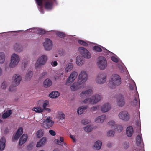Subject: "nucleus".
<instances>
[{"label":"nucleus","mask_w":151,"mask_h":151,"mask_svg":"<svg viewBox=\"0 0 151 151\" xmlns=\"http://www.w3.org/2000/svg\"><path fill=\"white\" fill-rule=\"evenodd\" d=\"M87 79V74L86 72L82 71L79 74L77 83L75 82L70 87V88L73 91H75L80 88V86L83 83L85 82Z\"/></svg>","instance_id":"nucleus-1"},{"label":"nucleus","mask_w":151,"mask_h":151,"mask_svg":"<svg viewBox=\"0 0 151 151\" xmlns=\"http://www.w3.org/2000/svg\"><path fill=\"white\" fill-rule=\"evenodd\" d=\"M121 83V80L120 76L114 74L111 76V79L108 84V86L111 88H114L119 86Z\"/></svg>","instance_id":"nucleus-2"},{"label":"nucleus","mask_w":151,"mask_h":151,"mask_svg":"<svg viewBox=\"0 0 151 151\" xmlns=\"http://www.w3.org/2000/svg\"><path fill=\"white\" fill-rule=\"evenodd\" d=\"M101 96L98 95H93L91 98H86L83 101V102L85 104L90 103L93 104L99 101L101 99Z\"/></svg>","instance_id":"nucleus-3"},{"label":"nucleus","mask_w":151,"mask_h":151,"mask_svg":"<svg viewBox=\"0 0 151 151\" xmlns=\"http://www.w3.org/2000/svg\"><path fill=\"white\" fill-rule=\"evenodd\" d=\"M97 63L98 65L101 70H104L107 66V61L105 58L103 56L99 57Z\"/></svg>","instance_id":"nucleus-4"},{"label":"nucleus","mask_w":151,"mask_h":151,"mask_svg":"<svg viewBox=\"0 0 151 151\" xmlns=\"http://www.w3.org/2000/svg\"><path fill=\"white\" fill-rule=\"evenodd\" d=\"M20 60V58L17 54L14 53L11 57V62L9 66L11 68H13L15 66L19 63Z\"/></svg>","instance_id":"nucleus-5"},{"label":"nucleus","mask_w":151,"mask_h":151,"mask_svg":"<svg viewBox=\"0 0 151 151\" xmlns=\"http://www.w3.org/2000/svg\"><path fill=\"white\" fill-rule=\"evenodd\" d=\"M47 59V57L45 55H42L37 60L35 64V67L36 68H40L41 65H44Z\"/></svg>","instance_id":"nucleus-6"},{"label":"nucleus","mask_w":151,"mask_h":151,"mask_svg":"<svg viewBox=\"0 0 151 151\" xmlns=\"http://www.w3.org/2000/svg\"><path fill=\"white\" fill-rule=\"evenodd\" d=\"M12 85L14 87H16L19 84L22 80V77L20 75L16 74L13 75L12 77Z\"/></svg>","instance_id":"nucleus-7"},{"label":"nucleus","mask_w":151,"mask_h":151,"mask_svg":"<svg viewBox=\"0 0 151 151\" xmlns=\"http://www.w3.org/2000/svg\"><path fill=\"white\" fill-rule=\"evenodd\" d=\"M119 118L124 121H128L130 119V115L127 111H124L120 112L119 114Z\"/></svg>","instance_id":"nucleus-8"},{"label":"nucleus","mask_w":151,"mask_h":151,"mask_svg":"<svg viewBox=\"0 0 151 151\" xmlns=\"http://www.w3.org/2000/svg\"><path fill=\"white\" fill-rule=\"evenodd\" d=\"M106 75L105 73H99L96 78V82L98 83L102 84L106 82Z\"/></svg>","instance_id":"nucleus-9"},{"label":"nucleus","mask_w":151,"mask_h":151,"mask_svg":"<svg viewBox=\"0 0 151 151\" xmlns=\"http://www.w3.org/2000/svg\"><path fill=\"white\" fill-rule=\"evenodd\" d=\"M80 54L84 58L88 59L90 58L91 54L88 50L82 47H80L79 48Z\"/></svg>","instance_id":"nucleus-10"},{"label":"nucleus","mask_w":151,"mask_h":151,"mask_svg":"<svg viewBox=\"0 0 151 151\" xmlns=\"http://www.w3.org/2000/svg\"><path fill=\"white\" fill-rule=\"evenodd\" d=\"M77 75V73L76 72H73L72 73L67 80L66 85L68 86L69 85L70 83L73 82L76 78Z\"/></svg>","instance_id":"nucleus-11"},{"label":"nucleus","mask_w":151,"mask_h":151,"mask_svg":"<svg viewBox=\"0 0 151 151\" xmlns=\"http://www.w3.org/2000/svg\"><path fill=\"white\" fill-rule=\"evenodd\" d=\"M43 122L44 127L46 128H49L52 126L54 123L50 117L47 118Z\"/></svg>","instance_id":"nucleus-12"},{"label":"nucleus","mask_w":151,"mask_h":151,"mask_svg":"<svg viewBox=\"0 0 151 151\" xmlns=\"http://www.w3.org/2000/svg\"><path fill=\"white\" fill-rule=\"evenodd\" d=\"M43 46L46 50H50L52 46V43L50 39H46L45 42L43 43Z\"/></svg>","instance_id":"nucleus-13"},{"label":"nucleus","mask_w":151,"mask_h":151,"mask_svg":"<svg viewBox=\"0 0 151 151\" xmlns=\"http://www.w3.org/2000/svg\"><path fill=\"white\" fill-rule=\"evenodd\" d=\"M93 91L91 89H88L85 91H83L80 94V97L82 98H84L85 97L89 96L93 93Z\"/></svg>","instance_id":"nucleus-14"},{"label":"nucleus","mask_w":151,"mask_h":151,"mask_svg":"<svg viewBox=\"0 0 151 151\" xmlns=\"http://www.w3.org/2000/svg\"><path fill=\"white\" fill-rule=\"evenodd\" d=\"M23 132V128L22 127L19 128L14 136V138H13L12 139L13 140H17L22 134Z\"/></svg>","instance_id":"nucleus-15"},{"label":"nucleus","mask_w":151,"mask_h":151,"mask_svg":"<svg viewBox=\"0 0 151 151\" xmlns=\"http://www.w3.org/2000/svg\"><path fill=\"white\" fill-rule=\"evenodd\" d=\"M117 99L118 104L119 106L122 107L124 105L125 102L122 95L121 94L119 95Z\"/></svg>","instance_id":"nucleus-16"},{"label":"nucleus","mask_w":151,"mask_h":151,"mask_svg":"<svg viewBox=\"0 0 151 151\" xmlns=\"http://www.w3.org/2000/svg\"><path fill=\"white\" fill-rule=\"evenodd\" d=\"M111 105L109 104L106 103L101 108V110L103 112L108 111L111 108Z\"/></svg>","instance_id":"nucleus-17"},{"label":"nucleus","mask_w":151,"mask_h":151,"mask_svg":"<svg viewBox=\"0 0 151 151\" xmlns=\"http://www.w3.org/2000/svg\"><path fill=\"white\" fill-rule=\"evenodd\" d=\"M27 138V134H23L20 139L19 145H21L24 144L26 141Z\"/></svg>","instance_id":"nucleus-18"},{"label":"nucleus","mask_w":151,"mask_h":151,"mask_svg":"<svg viewBox=\"0 0 151 151\" xmlns=\"http://www.w3.org/2000/svg\"><path fill=\"white\" fill-rule=\"evenodd\" d=\"M6 139L4 137H3L0 140V150H3L5 146Z\"/></svg>","instance_id":"nucleus-19"},{"label":"nucleus","mask_w":151,"mask_h":151,"mask_svg":"<svg viewBox=\"0 0 151 151\" xmlns=\"http://www.w3.org/2000/svg\"><path fill=\"white\" fill-rule=\"evenodd\" d=\"M76 63L78 65L82 66L84 63V60L82 56H78L76 58Z\"/></svg>","instance_id":"nucleus-20"},{"label":"nucleus","mask_w":151,"mask_h":151,"mask_svg":"<svg viewBox=\"0 0 151 151\" xmlns=\"http://www.w3.org/2000/svg\"><path fill=\"white\" fill-rule=\"evenodd\" d=\"M136 144L137 145V147L135 149L136 150H138V148H139V147L140 149H142L141 147L138 146L141 143L142 141V136L139 135H137L136 138Z\"/></svg>","instance_id":"nucleus-21"},{"label":"nucleus","mask_w":151,"mask_h":151,"mask_svg":"<svg viewBox=\"0 0 151 151\" xmlns=\"http://www.w3.org/2000/svg\"><path fill=\"white\" fill-rule=\"evenodd\" d=\"M133 132V129L132 127L130 126L128 127L126 129V134L129 137H131Z\"/></svg>","instance_id":"nucleus-22"},{"label":"nucleus","mask_w":151,"mask_h":151,"mask_svg":"<svg viewBox=\"0 0 151 151\" xmlns=\"http://www.w3.org/2000/svg\"><path fill=\"white\" fill-rule=\"evenodd\" d=\"M106 116L105 115H102L101 116H99L95 119V122L97 123H102L105 119Z\"/></svg>","instance_id":"nucleus-23"},{"label":"nucleus","mask_w":151,"mask_h":151,"mask_svg":"<svg viewBox=\"0 0 151 151\" xmlns=\"http://www.w3.org/2000/svg\"><path fill=\"white\" fill-rule=\"evenodd\" d=\"M12 110H7L6 112L4 113L2 115V118L5 119L9 117L12 114Z\"/></svg>","instance_id":"nucleus-24"},{"label":"nucleus","mask_w":151,"mask_h":151,"mask_svg":"<svg viewBox=\"0 0 151 151\" xmlns=\"http://www.w3.org/2000/svg\"><path fill=\"white\" fill-rule=\"evenodd\" d=\"M46 140V138L45 137H43L36 144L37 147H40L41 146L44 145L45 143Z\"/></svg>","instance_id":"nucleus-25"},{"label":"nucleus","mask_w":151,"mask_h":151,"mask_svg":"<svg viewBox=\"0 0 151 151\" xmlns=\"http://www.w3.org/2000/svg\"><path fill=\"white\" fill-rule=\"evenodd\" d=\"M59 93L57 91H53L49 95V97L52 98H55L59 96Z\"/></svg>","instance_id":"nucleus-26"},{"label":"nucleus","mask_w":151,"mask_h":151,"mask_svg":"<svg viewBox=\"0 0 151 151\" xmlns=\"http://www.w3.org/2000/svg\"><path fill=\"white\" fill-rule=\"evenodd\" d=\"M52 83L50 79H47L44 81V86L45 87L47 88L51 86Z\"/></svg>","instance_id":"nucleus-27"},{"label":"nucleus","mask_w":151,"mask_h":151,"mask_svg":"<svg viewBox=\"0 0 151 151\" xmlns=\"http://www.w3.org/2000/svg\"><path fill=\"white\" fill-rule=\"evenodd\" d=\"M87 106H82L79 107L78 109L77 112L78 114H82L87 107Z\"/></svg>","instance_id":"nucleus-28"},{"label":"nucleus","mask_w":151,"mask_h":151,"mask_svg":"<svg viewBox=\"0 0 151 151\" xmlns=\"http://www.w3.org/2000/svg\"><path fill=\"white\" fill-rule=\"evenodd\" d=\"M131 105L134 106H137L138 107L140 105V102H138L137 98L135 97L134 99L132 102Z\"/></svg>","instance_id":"nucleus-29"},{"label":"nucleus","mask_w":151,"mask_h":151,"mask_svg":"<svg viewBox=\"0 0 151 151\" xmlns=\"http://www.w3.org/2000/svg\"><path fill=\"white\" fill-rule=\"evenodd\" d=\"M101 145V142L100 141H97L95 143L94 146L96 149L99 150L100 149Z\"/></svg>","instance_id":"nucleus-30"},{"label":"nucleus","mask_w":151,"mask_h":151,"mask_svg":"<svg viewBox=\"0 0 151 151\" xmlns=\"http://www.w3.org/2000/svg\"><path fill=\"white\" fill-rule=\"evenodd\" d=\"M32 110L36 112L39 113L42 112L43 111V109L39 106L33 108Z\"/></svg>","instance_id":"nucleus-31"},{"label":"nucleus","mask_w":151,"mask_h":151,"mask_svg":"<svg viewBox=\"0 0 151 151\" xmlns=\"http://www.w3.org/2000/svg\"><path fill=\"white\" fill-rule=\"evenodd\" d=\"M33 75L32 71H29L27 73L25 76V79L28 81L31 78Z\"/></svg>","instance_id":"nucleus-32"},{"label":"nucleus","mask_w":151,"mask_h":151,"mask_svg":"<svg viewBox=\"0 0 151 151\" xmlns=\"http://www.w3.org/2000/svg\"><path fill=\"white\" fill-rule=\"evenodd\" d=\"M5 56L3 52H0V63H3L5 60Z\"/></svg>","instance_id":"nucleus-33"},{"label":"nucleus","mask_w":151,"mask_h":151,"mask_svg":"<svg viewBox=\"0 0 151 151\" xmlns=\"http://www.w3.org/2000/svg\"><path fill=\"white\" fill-rule=\"evenodd\" d=\"M35 32L36 33L40 35H42L45 33V31L42 29L37 28L35 30Z\"/></svg>","instance_id":"nucleus-34"},{"label":"nucleus","mask_w":151,"mask_h":151,"mask_svg":"<svg viewBox=\"0 0 151 151\" xmlns=\"http://www.w3.org/2000/svg\"><path fill=\"white\" fill-rule=\"evenodd\" d=\"M73 67V65L71 63H70L68 64L67 67L65 69V71L66 72H68L70 71Z\"/></svg>","instance_id":"nucleus-35"},{"label":"nucleus","mask_w":151,"mask_h":151,"mask_svg":"<svg viewBox=\"0 0 151 151\" xmlns=\"http://www.w3.org/2000/svg\"><path fill=\"white\" fill-rule=\"evenodd\" d=\"M43 130H38L37 132V136L38 137L40 138L43 136Z\"/></svg>","instance_id":"nucleus-36"},{"label":"nucleus","mask_w":151,"mask_h":151,"mask_svg":"<svg viewBox=\"0 0 151 151\" xmlns=\"http://www.w3.org/2000/svg\"><path fill=\"white\" fill-rule=\"evenodd\" d=\"M14 48L15 50L18 52L21 51L20 49V45L18 43H16L14 45Z\"/></svg>","instance_id":"nucleus-37"},{"label":"nucleus","mask_w":151,"mask_h":151,"mask_svg":"<svg viewBox=\"0 0 151 151\" xmlns=\"http://www.w3.org/2000/svg\"><path fill=\"white\" fill-rule=\"evenodd\" d=\"M114 129H116V131H117L119 132H121L122 130L123 129L122 126L120 125L114 126Z\"/></svg>","instance_id":"nucleus-38"},{"label":"nucleus","mask_w":151,"mask_h":151,"mask_svg":"<svg viewBox=\"0 0 151 151\" xmlns=\"http://www.w3.org/2000/svg\"><path fill=\"white\" fill-rule=\"evenodd\" d=\"M84 130L87 132H89L91 130V127L90 125H87L84 128Z\"/></svg>","instance_id":"nucleus-39"},{"label":"nucleus","mask_w":151,"mask_h":151,"mask_svg":"<svg viewBox=\"0 0 151 151\" xmlns=\"http://www.w3.org/2000/svg\"><path fill=\"white\" fill-rule=\"evenodd\" d=\"M93 50L98 52H101L102 51L101 48L97 46H94L93 47Z\"/></svg>","instance_id":"nucleus-40"},{"label":"nucleus","mask_w":151,"mask_h":151,"mask_svg":"<svg viewBox=\"0 0 151 151\" xmlns=\"http://www.w3.org/2000/svg\"><path fill=\"white\" fill-rule=\"evenodd\" d=\"M78 42L79 44L85 46H88V44L87 43L84 41L82 40H78Z\"/></svg>","instance_id":"nucleus-41"},{"label":"nucleus","mask_w":151,"mask_h":151,"mask_svg":"<svg viewBox=\"0 0 151 151\" xmlns=\"http://www.w3.org/2000/svg\"><path fill=\"white\" fill-rule=\"evenodd\" d=\"M58 115L60 119H63L65 117L64 114L62 112H59L58 113Z\"/></svg>","instance_id":"nucleus-42"},{"label":"nucleus","mask_w":151,"mask_h":151,"mask_svg":"<svg viewBox=\"0 0 151 151\" xmlns=\"http://www.w3.org/2000/svg\"><path fill=\"white\" fill-rule=\"evenodd\" d=\"M57 35L60 38H63L65 37V34L63 32H58L56 33Z\"/></svg>","instance_id":"nucleus-43"},{"label":"nucleus","mask_w":151,"mask_h":151,"mask_svg":"<svg viewBox=\"0 0 151 151\" xmlns=\"http://www.w3.org/2000/svg\"><path fill=\"white\" fill-rule=\"evenodd\" d=\"M115 134V132L114 131L110 130L107 132V135L108 137L113 136Z\"/></svg>","instance_id":"nucleus-44"},{"label":"nucleus","mask_w":151,"mask_h":151,"mask_svg":"<svg viewBox=\"0 0 151 151\" xmlns=\"http://www.w3.org/2000/svg\"><path fill=\"white\" fill-rule=\"evenodd\" d=\"M123 147L124 149H127L129 147V143L128 142H124L123 144Z\"/></svg>","instance_id":"nucleus-45"},{"label":"nucleus","mask_w":151,"mask_h":151,"mask_svg":"<svg viewBox=\"0 0 151 151\" xmlns=\"http://www.w3.org/2000/svg\"><path fill=\"white\" fill-rule=\"evenodd\" d=\"M133 83H134V85H133V86H132L130 85H129V88L131 90L132 89L133 90L134 88H135L136 89H135L134 90V91H136V90L137 91V89H136V85H135V83L134 81H133Z\"/></svg>","instance_id":"nucleus-46"},{"label":"nucleus","mask_w":151,"mask_h":151,"mask_svg":"<svg viewBox=\"0 0 151 151\" xmlns=\"http://www.w3.org/2000/svg\"><path fill=\"white\" fill-rule=\"evenodd\" d=\"M99 107V106H93L91 108V110L94 111L97 110Z\"/></svg>","instance_id":"nucleus-47"},{"label":"nucleus","mask_w":151,"mask_h":151,"mask_svg":"<svg viewBox=\"0 0 151 151\" xmlns=\"http://www.w3.org/2000/svg\"><path fill=\"white\" fill-rule=\"evenodd\" d=\"M49 133L52 136H54L56 135V133L55 131L52 130H49Z\"/></svg>","instance_id":"nucleus-48"},{"label":"nucleus","mask_w":151,"mask_h":151,"mask_svg":"<svg viewBox=\"0 0 151 151\" xmlns=\"http://www.w3.org/2000/svg\"><path fill=\"white\" fill-rule=\"evenodd\" d=\"M115 122L114 121H110L108 123V124L112 126H115Z\"/></svg>","instance_id":"nucleus-49"},{"label":"nucleus","mask_w":151,"mask_h":151,"mask_svg":"<svg viewBox=\"0 0 151 151\" xmlns=\"http://www.w3.org/2000/svg\"><path fill=\"white\" fill-rule=\"evenodd\" d=\"M111 59L112 61L116 63L118 61V59L114 56L111 57Z\"/></svg>","instance_id":"nucleus-50"},{"label":"nucleus","mask_w":151,"mask_h":151,"mask_svg":"<svg viewBox=\"0 0 151 151\" xmlns=\"http://www.w3.org/2000/svg\"><path fill=\"white\" fill-rule=\"evenodd\" d=\"M7 86L6 82L5 81H4L2 84L1 87L3 89H5Z\"/></svg>","instance_id":"nucleus-51"},{"label":"nucleus","mask_w":151,"mask_h":151,"mask_svg":"<svg viewBox=\"0 0 151 151\" xmlns=\"http://www.w3.org/2000/svg\"><path fill=\"white\" fill-rule=\"evenodd\" d=\"M48 104V103L47 101H45L42 105V107H43V109H45V108H46V107L47 106Z\"/></svg>","instance_id":"nucleus-52"},{"label":"nucleus","mask_w":151,"mask_h":151,"mask_svg":"<svg viewBox=\"0 0 151 151\" xmlns=\"http://www.w3.org/2000/svg\"><path fill=\"white\" fill-rule=\"evenodd\" d=\"M22 64L24 65V68H25V67L26 65L27 64V60L25 59V60H23Z\"/></svg>","instance_id":"nucleus-53"},{"label":"nucleus","mask_w":151,"mask_h":151,"mask_svg":"<svg viewBox=\"0 0 151 151\" xmlns=\"http://www.w3.org/2000/svg\"><path fill=\"white\" fill-rule=\"evenodd\" d=\"M55 141L57 144H58L59 145H62L63 144V143L60 142V141H59L58 139H55Z\"/></svg>","instance_id":"nucleus-54"},{"label":"nucleus","mask_w":151,"mask_h":151,"mask_svg":"<svg viewBox=\"0 0 151 151\" xmlns=\"http://www.w3.org/2000/svg\"><path fill=\"white\" fill-rule=\"evenodd\" d=\"M51 64L52 66H56L58 65L57 62L56 61L52 62L51 63Z\"/></svg>","instance_id":"nucleus-55"},{"label":"nucleus","mask_w":151,"mask_h":151,"mask_svg":"<svg viewBox=\"0 0 151 151\" xmlns=\"http://www.w3.org/2000/svg\"><path fill=\"white\" fill-rule=\"evenodd\" d=\"M81 122L82 123V124H83L84 125H86L88 123V122L86 120L84 119L82 120L81 121Z\"/></svg>","instance_id":"nucleus-56"},{"label":"nucleus","mask_w":151,"mask_h":151,"mask_svg":"<svg viewBox=\"0 0 151 151\" xmlns=\"http://www.w3.org/2000/svg\"><path fill=\"white\" fill-rule=\"evenodd\" d=\"M13 86V87H12L11 86H10L9 88V91H14V87Z\"/></svg>","instance_id":"nucleus-57"},{"label":"nucleus","mask_w":151,"mask_h":151,"mask_svg":"<svg viewBox=\"0 0 151 151\" xmlns=\"http://www.w3.org/2000/svg\"><path fill=\"white\" fill-rule=\"evenodd\" d=\"M43 109V111L44 110L46 111H47L48 112H50L51 111V110L50 108H45V109Z\"/></svg>","instance_id":"nucleus-58"},{"label":"nucleus","mask_w":151,"mask_h":151,"mask_svg":"<svg viewBox=\"0 0 151 151\" xmlns=\"http://www.w3.org/2000/svg\"><path fill=\"white\" fill-rule=\"evenodd\" d=\"M70 137L73 140L74 142H76V139L73 136L70 135Z\"/></svg>","instance_id":"nucleus-59"},{"label":"nucleus","mask_w":151,"mask_h":151,"mask_svg":"<svg viewBox=\"0 0 151 151\" xmlns=\"http://www.w3.org/2000/svg\"><path fill=\"white\" fill-rule=\"evenodd\" d=\"M136 125L137 126L139 127L140 125V123L139 121H137L136 122Z\"/></svg>","instance_id":"nucleus-60"},{"label":"nucleus","mask_w":151,"mask_h":151,"mask_svg":"<svg viewBox=\"0 0 151 151\" xmlns=\"http://www.w3.org/2000/svg\"><path fill=\"white\" fill-rule=\"evenodd\" d=\"M60 141L61 142H63L64 141V139L63 137H60Z\"/></svg>","instance_id":"nucleus-61"},{"label":"nucleus","mask_w":151,"mask_h":151,"mask_svg":"<svg viewBox=\"0 0 151 151\" xmlns=\"http://www.w3.org/2000/svg\"><path fill=\"white\" fill-rule=\"evenodd\" d=\"M107 146L109 147H110L111 146V143H108L107 144Z\"/></svg>","instance_id":"nucleus-62"},{"label":"nucleus","mask_w":151,"mask_h":151,"mask_svg":"<svg viewBox=\"0 0 151 151\" xmlns=\"http://www.w3.org/2000/svg\"><path fill=\"white\" fill-rule=\"evenodd\" d=\"M135 151H144L142 149H140L139 147V148H138V150H136V149H135Z\"/></svg>","instance_id":"nucleus-63"},{"label":"nucleus","mask_w":151,"mask_h":151,"mask_svg":"<svg viewBox=\"0 0 151 151\" xmlns=\"http://www.w3.org/2000/svg\"><path fill=\"white\" fill-rule=\"evenodd\" d=\"M47 73L46 72H44L42 73V77H43Z\"/></svg>","instance_id":"nucleus-64"}]
</instances>
